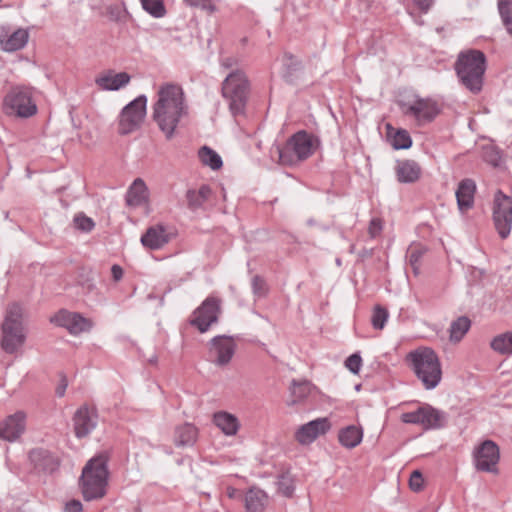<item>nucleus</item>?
Masks as SVG:
<instances>
[{
  "instance_id": "1",
  "label": "nucleus",
  "mask_w": 512,
  "mask_h": 512,
  "mask_svg": "<svg viewBox=\"0 0 512 512\" xmlns=\"http://www.w3.org/2000/svg\"><path fill=\"white\" fill-rule=\"evenodd\" d=\"M152 119L167 140L174 137L181 120L188 115L182 87L175 83L161 85L153 104Z\"/></svg>"
},
{
  "instance_id": "2",
  "label": "nucleus",
  "mask_w": 512,
  "mask_h": 512,
  "mask_svg": "<svg viewBox=\"0 0 512 512\" xmlns=\"http://www.w3.org/2000/svg\"><path fill=\"white\" fill-rule=\"evenodd\" d=\"M108 458L104 454L91 458L83 467L79 487L85 501L99 500L107 494Z\"/></svg>"
},
{
  "instance_id": "3",
  "label": "nucleus",
  "mask_w": 512,
  "mask_h": 512,
  "mask_svg": "<svg viewBox=\"0 0 512 512\" xmlns=\"http://www.w3.org/2000/svg\"><path fill=\"white\" fill-rule=\"evenodd\" d=\"M320 146V140L314 134L299 130L292 134L283 145L277 146L279 164L296 167L309 159Z\"/></svg>"
},
{
  "instance_id": "4",
  "label": "nucleus",
  "mask_w": 512,
  "mask_h": 512,
  "mask_svg": "<svg viewBox=\"0 0 512 512\" xmlns=\"http://www.w3.org/2000/svg\"><path fill=\"white\" fill-rule=\"evenodd\" d=\"M406 362L425 389H434L441 382V363L433 349L429 347H419L410 351L406 356Z\"/></svg>"
},
{
  "instance_id": "5",
  "label": "nucleus",
  "mask_w": 512,
  "mask_h": 512,
  "mask_svg": "<svg viewBox=\"0 0 512 512\" xmlns=\"http://www.w3.org/2000/svg\"><path fill=\"white\" fill-rule=\"evenodd\" d=\"M454 69L460 83L470 92L477 94L482 90L486 70V57L482 51L470 49L461 52Z\"/></svg>"
},
{
  "instance_id": "6",
  "label": "nucleus",
  "mask_w": 512,
  "mask_h": 512,
  "mask_svg": "<svg viewBox=\"0 0 512 512\" xmlns=\"http://www.w3.org/2000/svg\"><path fill=\"white\" fill-rule=\"evenodd\" d=\"M22 308L17 303L8 306L1 324L0 346L8 354L17 352L25 343Z\"/></svg>"
},
{
  "instance_id": "7",
  "label": "nucleus",
  "mask_w": 512,
  "mask_h": 512,
  "mask_svg": "<svg viewBox=\"0 0 512 512\" xmlns=\"http://www.w3.org/2000/svg\"><path fill=\"white\" fill-rule=\"evenodd\" d=\"M249 91L250 83L243 70L236 69L223 80L221 94L228 101L229 110L233 116L244 113Z\"/></svg>"
},
{
  "instance_id": "8",
  "label": "nucleus",
  "mask_w": 512,
  "mask_h": 512,
  "mask_svg": "<svg viewBox=\"0 0 512 512\" xmlns=\"http://www.w3.org/2000/svg\"><path fill=\"white\" fill-rule=\"evenodd\" d=\"M2 109L6 115L17 118H29L37 113L32 91L24 86H16L9 90L3 99Z\"/></svg>"
},
{
  "instance_id": "9",
  "label": "nucleus",
  "mask_w": 512,
  "mask_h": 512,
  "mask_svg": "<svg viewBox=\"0 0 512 512\" xmlns=\"http://www.w3.org/2000/svg\"><path fill=\"white\" fill-rule=\"evenodd\" d=\"M147 97L140 95L127 104L118 119V133L128 135L138 130L146 116Z\"/></svg>"
},
{
  "instance_id": "10",
  "label": "nucleus",
  "mask_w": 512,
  "mask_h": 512,
  "mask_svg": "<svg viewBox=\"0 0 512 512\" xmlns=\"http://www.w3.org/2000/svg\"><path fill=\"white\" fill-rule=\"evenodd\" d=\"M399 107L405 116L413 117L418 125L432 122L440 112L434 100L419 96L412 101H400Z\"/></svg>"
},
{
  "instance_id": "11",
  "label": "nucleus",
  "mask_w": 512,
  "mask_h": 512,
  "mask_svg": "<svg viewBox=\"0 0 512 512\" xmlns=\"http://www.w3.org/2000/svg\"><path fill=\"white\" fill-rule=\"evenodd\" d=\"M493 220L499 236L507 238L512 228V199L500 190L494 197Z\"/></svg>"
},
{
  "instance_id": "12",
  "label": "nucleus",
  "mask_w": 512,
  "mask_h": 512,
  "mask_svg": "<svg viewBox=\"0 0 512 512\" xmlns=\"http://www.w3.org/2000/svg\"><path fill=\"white\" fill-rule=\"evenodd\" d=\"M473 459L478 471L497 473L500 460L499 446L492 440H485L474 449Z\"/></svg>"
},
{
  "instance_id": "13",
  "label": "nucleus",
  "mask_w": 512,
  "mask_h": 512,
  "mask_svg": "<svg viewBox=\"0 0 512 512\" xmlns=\"http://www.w3.org/2000/svg\"><path fill=\"white\" fill-rule=\"evenodd\" d=\"M220 299L209 296L203 303L194 311L193 318L190 323L197 327V329L204 333L213 323L218 320L220 313Z\"/></svg>"
},
{
  "instance_id": "14",
  "label": "nucleus",
  "mask_w": 512,
  "mask_h": 512,
  "mask_svg": "<svg viewBox=\"0 0 512 512\" xmlns=\"http://www.w3.org/2000/svg\"><path fill=\"white\" fill-rule=\"evenodd\" d=\"M51 322L57 326L63 327L72 335H78L88 332L93 326V322L82 316L80 313L71 312L65 309L58 311L52 318Z\"/></svg>"
},
{
  "instance_id": "15",
  "label": "nucleus",
  "mask_w": 512,
  "mask_h": 512,
  "mask_svg": "<svg viewBox=\"0 0 512 512\" xmlns=\"http://www.w3.org/2000/svg\"><path fill=\"white\" fill-rule=\"evenodd\" d=\"M236 344L232 337L216 336L211 340L209 355L211 361L219 366L228 364L234 353Z\"/></svg>"
},
{
  "instance_id": "16",
  "label": "nucleus",
  "mask_w": 512,
  "mask_h": 512,
  "mask_svg": "<svg viewBox=\"0 0 512 512\" xmlns=\"http://www.w3.org/2000/svg\"><path fill=\"white\" fill-rule=\"evenodd\" d=\"M25 428L26 414L23 411H17L0 422V438L13 442L24 433Z\"/></svg>"
},
{
  "instance_id": "17",
  "label": "nucleus",
  "mask_w": 512,
  "mask_h": 512,
  "mask_svg": "<svg viewBox=\"0 0 512 512\" xmlns=\"http://www.w3.org/2000/svg\"><path fill=\"white\" fill-rule=\"evenodd\" d=\"M98 414L95 408L80 407L74 414V432L76 437H86L97 425Z\"/></svg>"
},
{
  "instance_id": "18",
  "label": "nucleus",
  "mask_w": 512,
  "mask_h": 512,
  "mask_svg": "<svg viewBox=\"0 0 512 512\" xmlns=\"http://www.w3.org/2000/svg\"><path fill=\"white\" fill-rule=\"evenodd\" d=\"M331 428L328 418H317L304 425H302L295 434L296 440L300 444H310L318 436L324 435Z\"/></svg>"
},
{
  "instance_id": "19",
  "label": "nucleus",
  "mask_w": 512,
  "mask_h": 512,
  "mask_svg": "<svg viewBox=\"0 0 512 512\" xmlns=\"http://www.w3.org/2000/svg\"><path fill=\"white\" fill-rule=\"evenodd\" d=\"M29 460L34 469L44 473H53L58 470L60 466L59 458L52 452L43 448L31 450L29 452Z\"/></svg>"
},
{
  "instance_id": "20",
  "label": "nucleus",
  "mask_w": 512,
  "mask_h": 512,
  "mask_svg": "<svg viewBox=\"0 0 512 512\" xmlns=\"http://www.w3.org/2000/svg\"><path fill=\"white\" fill-rule=\"evenodd\" d=\"M125 203L130 208L146 206L149 203V189L142 178H136L128 187Z\"/></svg>"
},
{
  "instance_id": "21",
  "label": "nucleus",
  "mask_w": 512,
  "mask_h": 512,
  "mask_svg": "<svg viewBox=\"0 0 512 512\" xmlns=\"http://www.w3.org/2000/svg\"><path fill=\"white\" fill-rule=\"evenodd\" d=\"M170 241V234L162 224L149 227L141 236V243L150 250H158Z\"/></svg>"
},
{
  "instance_id": "22",
  "label": "nucleus",
  "mask_w": 512,
  "mask_h": 512,
  "mask_svg": "<svg viewBox=\"0 0 512 512\" xmlns=\"http://www.w3.org/2000/svg\"><path fill=\"white\" fill-rule=\"evenodd\" d=\"M29 33L19 28L9 34L5 29L0 30V48L6 52H14L22 49L28 42Z\"/></svg>"
},
{
  "instance_id": "23",
  "label": "nucleus",
  "mask_w": 512,
  "mask_h": 512,
  "mask_svg": "<svg viewBox=\"0 0 512 512\" xmlns=\"http://www.w3.org/2000/svg\"><path fill=\"white\" fill-rule=\"evenodd\" d=\"M395 173L400 183H414L421 176V167L414 160H400L396 163Z\"/></svg>"
},
{
  "instance_id": "24",
  "label": "nucleus",
  "mask_w": 512,
  "mask_h": 512,
  "mask_svg": "<svg viewBox=\"0 0 512 512\" xmlns=\"http://www.w3.org/2000/svg\"><path fill=\"white\" fill-rule=\"evenodd\" d=\"M476 184L472 179L460 181L456 190L457 204L461 211H467L473 207Z\"/></svg>"
},
{
  "instance_id": "25",
  "label": "nucleus",
  "mask_w": 512,
  "mask_h": 512,
  "mask_svg": "<svg viewBox=\"0 0 512 512\" xmlns=\"http://www.w3.org/2000/svg\"><path fill=\"white\" fill-rule=\"evenodd\" d=\"M130 82V75L126 72L114 74L109 71L95 79V83L103 90H119Z\"/></svg>"
},
{
  "instance_id": "26",
  "label": "nucleus",
  "mask_w": 512,
  "mask_h": 512,
  "mask_svg": "<svg viewBox=\"0 0 512 512\" xmlns=\"http://www.w3.org/2000/svg\"><path fill=\"white\" fill-rule=\"evenodd\" d=\"M212 189L209 185L203 184L198 189H189L186 192L187 207L191 211L202 209L210 199Z\"/></svg>"
},
{
  "instance_id": "27",
  "label": "nucleus",
  "mask_w": 512,
  "mask_h": 512,
  "mask_svg": "<svg viewBox=\"0 0 512 512\" xmlns=\"http://www.w3.org/2000/svg\"><path fill=\"white\" fill-rule=\"evenodd\" d=\"M420 425L423 429H438L444 425L445 414L430 405L421 406Z\"/></svg>"
},
{
  "instance_id": "28",
  "label": "nucleus",
  "mask_w": 512,
  "mask_h": 512,
  "mask_svg": "<svg viewBox=\"0 0 512 512\" xmlns=\"http://www.w3.org/2000/svg\"><path fill=\"white\" fill-rule=\"evenodd\" d=\"M213 423L226 435L234 436L240 428L238 418L226 411H218L213 415Z\"/></svg>"
},
{
  "instance_id": "29",
  "label": "nucleus",
  "mask_w": 512,
  "mask_h": 512,
  "mask_svg": "<svg viewBox=\"0 0 512 512\" xmlns=\"http://www.w3.org/2000/svg\"><path fill=\"white\" fill-rule=\"evenodd\" d=\"M363 439V429L355 425L342 428L338 434L340 444L348 449L358 446Z\"/></svg>"
},
{
  "instance_id": "30",
  "label": "nucleus",
  "mask_w": 512,
  "mask_h": 512,
  "mask_svg": "<svg viewBox=\"0 0 512 512\" xmlns=\"http://www.w3.org/2000/svg\"><path fill=\"white\" fill-rule=\"evenodd\" d=\"M197 435V428L190 423H185L178 426L175 430V444L177 446L193 445L197 439Z\"/></svg>"
},
{
  "instance_id": "31",
  "label": "nucleus",
  "mask_w": 512,
  "mask_h": 512,
  "mask_svg": "<svg viewBox=\"0 0 512 512\" xmlns=\"http://www.w3.org/2000/svg\"><path fill=\"white\" fill-rule=\"evenodd\" d=\"M267 501L264 491L256 488L250 489L245 496V507L249 512H261Z\"/></svg>"
},
{
  "instance_id": "32",
  "label": "nucleus",
  "mask_w": 512,
  "mask_h": 512,
  "mask_svg": "<svg viewBox=\"0 0 512 512\" xmlns=\"http://www.w3.org/2000/svg\"><path fill=\"white\" fill-rule=\"evenodd\" d=\"M490 347L500 355H512V331H506L493 337Z\"/></svg>"
},
{
  "instance_id": "33",
  "label": "nucleus",
  "mask_w": 512,
  "mask_h": 512,
  "mask_svg": "<svg viewBox=\"0 0 512 512\" xmlns=\"http://www.w3.org/2000/svg\"><path fill=\"white\" fill-rule=\"evenodd\" d=\"M471 327V321L466 316L458 317L454 320L450 325V340L452 342H459L465 336V334L469 331Z\"/></svg>"
},
{
  "instance_id": "34",
  "label": "nucleus",
  "mask_w": 512,
  "mask_h": 512,
  "mask_svg": "<svg viewBox=\"0 0 512 512\" xmlns=\"http://www.w3.org/2000/svg\"><path fill=\"white\" fill-rule=\"evenodd\" d=\"M198 157L203 165L210 167L212 170H218L223 165L219 154L208 146L199 149Z\"/></svg>"
},
{
  "instance_id": "35",
  "label": "nucleus",
  "mask_w": 512,
  "mask_h": 512,
  "mask_svg": "<svg viewBox=\"0 0 512 512\" xmlns=\"http://www.w3.org/2000/svg\"><path fill=\"white\" fill-rule=\"evenodd\" d=\"M142 9L153 18H163L167 14L164 0H140Z\"/></svg>"
},
{
  "instance_id": "36",
  "label": "nucleus",
  "mask_w": 512,
  "mask_h": 512,
  "mask_svg": "<svg viewBox=\"0 0 512 512\" xmlns=\"http://www.w3.org/2000/svg\"><path fill=\"white\" fill-rule=\"evenodd\" d=\"M497 6L502 23L512 37V0H498Z\"/></svg>"
},
{
  "instance_id": "37",
  "label": "nucleus",
  "mask_w": 512,
  "mask_h": 512,
  "mask_svg": "<svg viewBox=\"0 0 512 512\" xmlns=\"http://www.w3.org/2000/svg\"><path fill=\"white\" fill-rule=\"evenodd\" d=\"M427 249L421 244H412L407 250V258L415 274L419 273L421 259Z\"/></svg>"
},
{
  "instance_id": "38",
  "label": "nucleus",
  "mask_w": 512,
  "mask_h": 512,
  "mask_svg": "<svg viewBox=\"0 0 512 512\" xmlns=\"http://www.w3.org/2000/svg\"><path fill=\"white\" fill-rule=\"evenodd\" d=\"M278 492L285 497H291L295 490L294 478L289 472L281 473L277 478Z\"/></svg>"
},
{
  "instance_id": "39",
  "label": "nucleus",
  "mask_w": 512,
  "mask_h": 512,
  "mask_svg": "<svg viewBox=\"0 0 512 512\" xmlns=\"http://www.w3.org/2000/svg\"><path fill=\"white\" fill-rule=\"evenodd\" d=\"M391 144L394 149H408L412 145V139L410 134L404 130H397L394 135L391 137Z\"/></svg>"
},
{
  "instance_id": "40",
  "label": "nucleus",
  "mask_w": 512,
  "mask_h": 512,
  "mask_svg": "<svg viewBox=\"0 0 512 512\" xmlns=\"http://www.w3.org/2000/svg\"><path fill=\"white\" fill-rule=\"evenodd\" d=\"M388 310L381 305H376L373 309L371 324L374 329L382 330L388 320Z\"/></svg>"
},
{
  "instance_id": "41",
  "label": "nucleus",
  "mask_w": 512,
  "mask_h": 512,
  "mask_svg": "<svg viewBox=\"0 0 512 512\" xmlns=\"http://www.w3.org/2000/svg\"><path fill=\"white\" fill-rule=\"evenodd\" d=\"M292 395L296 398V401L304 399L310 392V383L307 381L303 382H292L291 388Z\"/></svg>"
},
{
  "instance_id": "42",
  "label": "nucleus",
  "mask_w": 512,
  "mask_h": 512,
  "mask_svg": "<svg viewBox=\"0 0 512 512\" xmlns=\"http://www.w3.org/2000/svg\"><path fill=\"white\" fill-rule=\"evenodd\" d=\"M74 223L79 230L84 232H90L95 226L93 220L84 214H77L74 217Z\"/></svg>"
},
{
  "instance_id": "43",
  "label": "nucleus",
  "mask_w": 512,
  "mask_h": 512,
  "mask_svg": "<svg viewBox=\"0 0 512 512\" xmlns=\"http://www.w3.org/2000/svg\"><path fill=\"white\" fill-rule=\"evenodd\" d=\"M345 366L353 374H358L361 369V366H362L361 356L358 353H354V354L350 355L345 360Z\"/></svg>"
},
{
  "instance_id": "44",
  "label": "nucleus",
  "mask_w": 512,
  "mask_h": 512,
  "mask_svg": "<svg viewBox=\"0 0 512 512\" xmlns=\"http://www.w3.org/2000/svg\"><path fill=\"white\" fill-rule=\"evenodd\" d=\"M424 485V478L419 470H415L411 473L409 478V486L411 490L419 492L422 490Z\"/></svg>"
},
{
  "instance_id": "45",
  "label": "nucleus",
  "mask_w": 512,
  "mask_h": 512,
  "mask_svg": "<svg viewBox=\"0 0 512 512\" xmlns=\"http://www.w3.org/2000/svg\"><path fill=\"white\" fill-rule=\"evenodd\" d=\"M252 289H253L254 294H256L258 296L266 295L267 285H266L265 280L261 276L255 275L252 278Z\"/></svg>"
},
{
  "instance_id": "46",
  "label": "nucleus",
  "mask_w": 512,
  "mask_h": 512,
  "mask_svg": "<svg viewBox=\"0 0 512 512\" xmlns=\"http://www.w3.org/2000/svg\"><path fill=\"white\" fill-rule=\"evenodd\" d=\"M420 416H421V406L415 411L403 413L401 415L400 419L403 423H406V424L420 425V422H421Z\"/></svg>"
},
{
  "instance_id": "47",
  "label": "nucleus",
  "mask_w": 512,
  "mask_h": 512,
  "mask_svg": "<svg viewBox=\"0 0 512 512\" xmlns=\"http://www.w3.org/2000/svg\"><path fill=\"white\" fill-rule=\"evenodd\" d=\"M382 230H383V221L378 217L372 218L369 223V226H368V233H369L370 237L376 238L377 236H379L381 234Z\"/></svg>"
},
{
  "instance_id": "48",
  "label": "nucleus",
  "mask_w": 512,
  "mask_h": 512,
  "mask_svg": "<svg viewBox=\"0 0 512 512\" xmlns=\"http://www.w3.org/2000/svg\"><path fill=\"white\" fill-rule=\"evenodd\" d=\"M188 5L201 7L204 10H208L210 12H214L216 10L215 5L212 0H184Z\"/></svg>"
},
{
  "instance_id": "49",
  "label": "nucleus",
  "mask_w": 512,
  "mask_h": 512,
  "mask_svg": "<svg viewBox=\"0 0 512 512\" xmlns=\"http://www.w3.org/2000/svg\"><path fill=\"white\" fill-rule=\"evenodd\" d=\"M413 2L422 13H427L434 4V0H413Z\"/></svg>"
},
{
  "instance_id": "50",
  "label": "nucleus",
  "mask_w": 512,
  "mask_h": 512,
  "mask_svg": "<svg viewBox=\"0 0 512 512\" xmlns=\"http://www.w3.org/2000/svg\"><path fill=\"white\" fill-rule=\"evenodd\" d=\"M82 503L79 500H71L65 505V512H82Z\"/></svg>"
},
{
  "instance_id": "51",
  "label": "nucleus",
  "mask_w": 512,
  "mask_h": 512,
  "mask_svg": "<svg viewBox=\"0 0 512 512\" xmlns=\"http://www.w3.org/2000/svg\"><path fill=\"white\" fill-rule=\"evenodd\" d=\"M124 271L118 264H114L111 267V275L115 282L120 281L123 278Z\"/></svg>"
},
{
  "instance_id": "52",
  "label": "nucleus",
  "mask_w": 512,
  "mask_h": 512,
  "mask_svg": "<svg viewBox=\"0 0 512 512\" xmlns=\"http://www.w3.org/2000/svg\"><path fill=\"white\" fill-rule=\"evenodd\" d=\"M236 64H237L236 59L231 58V57H227V58H224L221 60V66L226 69L232 68Z\"/></svg>"
},
{
  "instance_id": "53",
  "label": "nucleus",
  "mask_w": 512,
  "mask_h": 512,
  "mask_svg": "<svg viewBox=\"0 0 512 512\" xmlns=\"http://www.w3.org/2000/svg\"><path fill=\"white\" fill-rule=\"evenodd\" d=\"M66 387H67V381L65 378L62 379V382H61V385L56 389V394L59 396V397H62L64 396L65 394V390H66Z\"/></svg>"
},
{
  "instance_id": "54",
  "label": "nucleus",
  "mask_w": 512,
  "mask_h": 512,
  "mask_svg": "<svg viewBox=\"0 0 512 512\" xmlns=\"http://www.w3.org/2000/svg\"><path fill=\"white\" fill-rule=\"evenodd\" d=\"M237 492L236 489L232 488V487H229L227 489V494L230 498H233L235 496V493Z\"/></svg>"
},
{
  "instance_id": "55",
  "label": "nucleus",
  "mask_w": 512,
  "mask_h": 512,
  "mask_svg": "<svg viewBox=\"0 0 512 512\" xmlns=\"http://www.w3.org/2000/svg\"><path fill=\"white\" fill-rule=\"evenodd\" d=\"M148 362L152 365H156L157 362H158V357L156 355H153L149 360Z\"/></svg>"
}]
</instances>
